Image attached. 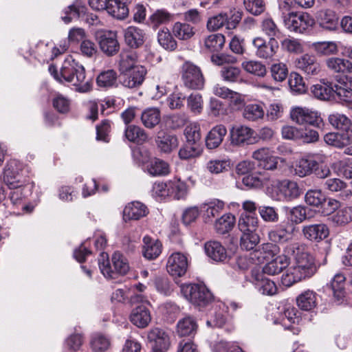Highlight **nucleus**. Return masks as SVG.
Here are the masks:
<instances>
[{"mask_svg": "<svg viewBox=\"0 0 352 352\" xmlns=\"http://www.w3.org/2000/svg\"><path fill=\"white\" fill-rule=\"evenodd\" d=\"M170 20V15L165 10H157L148 19V25L153 29L157 28Z\"/></svg>", "mask_w": 352, "mask_h": 352, "instance_id": "obj_61", "label": "nucleus"}, {"mask_svg": "<svg viewBox=\"0 0 352 352\" xmlns=\"http://www.w3.org/2000/svg\"><path fill=\"white\" fill-rule=\"evenodd\" d=\"M142 254L148 260H154L157 258L162 249V243L158 240L151 239L148 236L143 238Z\"/></svg>", "mask_w": 352, "mask_h": 352, "instance_id": "obj_25", "label": "nucleus"}, {"mask_svg": "<svg viewBox=\"0 0 352 352\" xmlns=\"http://www.w3.org/2000/svg\"><path fill=\"white\" fill-rule=\"evenodd\" d=\"M345 280L346 278L344 274H337L333 276L329 284L333 300L338 305L342 303L346 297Z\"/></svg>", "mask_w": 352, "mask_h": 352, "instance_id": "obj_23", "label": "nucleus"}, {"mask_svg": "<svg viewBox=\"0 0 352 352\" xmlns=\"http://www.w3.org/2000/svg\"><path fill=\"white\" fill-rule=\"evenodd\" d=\"M258 226V219L256 215L241 213L238 227L242 233L256 232Z\"/></svg>", "mask_w": 352, "mask_h": 352, "instance_id": "obj_34", "label": "nucleus"}, {"mask_svg": "<svg viewBox=\"0 0 352 352\" xmlns=\"http://www.w3.org/2000/svg\"><path fill=\"white\" fill-rule=\"evenodd\" d=\"M289 255L285 254L274 257L263 267V272L270 276L280 274L289 264Z\"/></svg>", "mask_w": 352, "mask_h": 352, "instance_id": "obj_22", "label": "nucleus"}, {"mask_svg": "<svg viewBox=\"0 0 352 352\" xmlns=\"http://www.w3.org/2000/svg\"><path fill=\"white\" fill-rule=\"evenodd\" d=\"M288 83L291 91L296 94H305L307 90L303 78L296 72H292L289 76Z\"/></svg>", "mask_w": 352, "mask_h": 352, "instance_id": "obj_47", "label": "nucleus"}, {"mask_svg": "<svg viewBox=\"0 0 352 352\" xmlns=\"http://www.w3.org/2000/svg\"><path fill=\"white\" fill-rule=\"evenodd\" d=\"M147 207L140 201H133L124 209L123 214L125 220H138L148 214Z\"/></svg>", "mask_w": 352, "mask_h": 352, "instance_id": "obj_26", "label": "nucleus"}, {"mask_svg": "<svg viewBox=\"0 0 352 352\" xmlns=\"http://www.w3.org/2000/svg\"><path fill=\"white\" fill-rule=\"evenodd\" d=\"M252 157L257 162V165L262 168L272 170L277 168L278 158L273 156L267 148H261L254 151Z\"/></svg>", "mask_w": 352, "mask_h": 352, "instance_id": "obj_19", "label": "nucleus"}, {"mask_svg": "<svg viewBox=\"0 0 352 352\" xmlns=\"http://www.w3.org/2000/svg\"><path fill=\"white\" fill-rule=\"evenodd\" d=\"M317 165V162L312 159L302 158L295 166V173L299 177H305L313 173V169Z\"/></svg>", "mask_w": 352, "mask_h": 352, "instance_id": "obj_46", "label": "nucleus"}, {"mask_svg": "<svg viewBox=\"0 0 352 352\" xmlns=\"http://www.w3.org/2000/svg\"><path fill=\"white\" fill-rule=\"evenodd\" d=\"M293 121L298 124H309L320 128L322 124V119L317 112L307 108L296 107L290 113Z\"/></svg>", "mask_w": 352, "mask_h": 352, "instance_id": "obj_11", "label": "nucleus"}, {"mask_svg": "<svg viewBox=\"0 0 352 352\" xmlns=\"http://www.w3.org/2000/svg\"><path fill=\"white\" fill-rule=\"evenodd\" d=\"M302 234L309 241L319 242L328 237L329 230L324 223L309 224L302 226Z\"/></svg>", "mask_w": 352, "mask_h": 352, "instance_id": "obj_17", "label": "nucleus"}, {"mask_svg": "<svg viewBox=\"0 0 352 352\" xmlns=\"http://www.w3.org/2000/svg\"><path fill=\"white\" fill-rule=\"evenodd\" d=\"M188 268V259L186 254L180 252L172 253L168 258L166 270L173 277L184 276Z\"/></svg>", "mask_w": 352, "mask_h": 352, "instance_id": "obj_10", "label": "nucleus"}, {"mask_svg": "<svg viewBox=\"0 0 352 352\" xmlns=\"http://www.w3.org/2000/svg\"><path fill=\"white\" fill-rule=\"evenodd\" d=\"M325 189L332 192H340V196L345 199L352 195L351 190L347 189V184L342 180L338 178L328 179L324 181Z\"/></svg>", "mask_w": 352, "mask_h": 352, "instance_id": "obj_30", "label": "nucleus"}, {"mask_svg": "<svg viewBox=\"0 0 352 352\" xmlns=\"http://www.w3.org/2000/svg\"><path fill=\"white\" fill-rule=\"evenodd\" d=\"M336 94L340 100L352 103V76L336 86Z\"/></svg>", "mask_w": 352, "mask_h": 352, "instance_id": "obj_43", "label": "nucleus"}, {"mask_svg": "<svg viewBox=\"0 0 352 352\" xmlns=\"http://www.w3.org/2000/svg\"><path fill=\"white\" fill-rule=\"evenodd\" d=\"M242 18V12L236 9L221 13V27L228 30L235 29Z\"/></svg>", "mask_w": 352, "mask_h": 352, "instance_id": "obj_41", "label": "nucleus"}, {"mask_svg": "<svg viewBox=\"0 0 352 352\" xmlns=\"http://www.w3.org/2000/svg\"><path fill=\"white\" fill-rule=\"evenodd\" d=\"M203 149L199 144H192L187 142L179 151V157L181 160H190L200 156Z\"/></svg>", "mask_w": 352, "mask_h": 352, "instance_id": "obj_48", "label": "nucleus"}, {"mask_svg": "<svg viewBox=\"0 0 352 352\" xmlns=\"http://www.w3.org/2000/svg\"><path fill=\"white\" fill-rule=\"evenodd\" d=\"M111 261L113 270L110 264L108 254L105 252L100 254L98 265L102 274L107 278H115L116 274L124 275L129 270L126 258L120 252H116L112 255Z\"/></svg>", "mask_w": 352, "mask_h": 352, "instance_id": "obj_3", "label": "nucleus"}, {"mask_svg": "<svg viewBox=\"0 0 352 352\" xmlns=\"http://www.w3.org/2000/svg\"><path fill=\"white\" fill-rule=\"evenodd\" d=\"M84 12V8L76 5H71L65 8L61 14L63 21L68 24L73 19H78L80 14Z\"/></svg>", "mask_w": 352, "mask_h": 352, "instance_id": "obj_59", "label": "nucleus"}, {"mask_svg": "<svg viewBox=\"0 0 352 352\" xmlns=\"http://www.w3.org/2000/svg\"><path fill=\"white\" fill-rule=\"evenodd\" d=\"M243 105V100L239 93L228 88L221 87V114L230 115Z\"/></svg>", "mask_w": 352, "mask_h": 352, "instance_id": "obj_12", "label": "nucleus"}, {"mask_svg": "<svg viewBox=\"0 0 352 352\" xmlns=\"http://www.w3.org/2000/svg\"><path fill=\"white\" fill-rule=\"evenodd\" d=\"M161 120L160 111L157 108H148L141 113V121L147 129H153Z\"/></svg>", "mask_w": 352, "mask_h": 352, "instance_id": "obj_40", "label": "nucleus"}, {"mask_svg": "<svg viewBox=\"0 0 352 352\" xmlns=\"http://www.w3.org/2000/svg\"><path fill=\"white\" fill-rule=\"evenodd\" d=\"M207 206L206 212L204 213V219L206 223H212L214 219L216 223V228L218 230L217 224L220 221L219 214L220 211V201L217 199H214L208 201V203L203 204L201 206V208H204Z\"/></svg>", "mask_w": 352, "mask_h": 352, "instance_id": "obj_32", "label": "nucleus"}, {"mask_svg": "<svg viewBox=\"0 0 352 352\" xmlns=\"http://www.w3.org/2000/svg\"><path fill=\"white\" fill-rule=\"evenodd\" d=\"M9 192H7L8 199L13 206L21 205L23 199L31 192L32 186L23 184L21 186L8 187Z\"/></svg>", "mask_w": 352, "mask_h": 352, "instance_id": "obj_27", "label": "nucleus"}, {"mask_svg": "<svg viewBox=\"0 0 352 352\" xmlns=\"http://www.w3.org/2000/svg\"><path fill=\"white\" fill-rule=\"evenodd\" d=\"M223 244V245H221V248L225 252H221V261L226 258L230 259L235 254L238 249V239L229 236L225 239Z\"/></svg>", "mask_w": 352, "mask_h": 352, "instance_id": "obj_57", "label": "nucleus"}, {"mask_svg": "<svg viewBox=\"0 0 352 352\" xmlns=\"http://www.w3.org/2000/svg\"><path fill=\"white\" fill-rule=\"evenodd\" d=\"M252 135V129L245 126L233 127L230 131L232 141L236 144L243 143L250 139Z\"/></svg>", "mask_w": 352, "mask_h": 352, "instance_id": "obj_44", "label": "nucleus"}, {"mask_svg": "<svg viewBox=\"0 0 352 352\" xmlns=\"http://www.w3.org/2000/svg\"><path fill=\"white\" fill-rule=\"evenodd\" d=\"M314 291L307 290L300 294L296 298L298 307L304 311H311L316 307L317 297Z\"/></svg>", "mask_w": 352, "mask_h": 352, "instance_id": "obj_36", "label": "nucleus"}, {"mask_svg": "<svg viewBox=\"0 0 352 352\" xmlns=\"http://www.w3.org/2000/svg\"><path fill=\"white\" fill-rule=\"evenodd\" d=\"M159 44L166 50L174 51L177 48V41L166 28H162L157 34Z\"/></svg>", "mask_w": 352, "mask_h": 352, "instance_id": "obj_42", "label": "nucleus"}, {"mask_svg": "<svg viewBox=\"0 0 352 352\" xmlns=\"http://www.w3.org/2000/svg\"><path fill=\"white\" fill-rule=\"evenodd\" d=\"M62 78L71 83L80 93L89 91L91 88L90 82L86 80L85 67L72 58L65 60L60 69Z\"/></svg>", "mask_w": 352, "mask_h": 352, "instance_id": "obj_2", "label": "nucleus"}, {"mask_svg": "<svg viewBox=\"0 0 352 352\" xmlns=\"http://www.w3.org/2000/svg\"><path fill=\"white\" fill-rule=\"evenodd\" d=\"M338 17L333 11H326L321 15L320 25L328 30H334L338 25Z\"/></svg>", "mask_w": 352, "mask_h": 352, "instance_id": "obj_63", "label": "nucleus"}, {"mask_svg": "<svg viewBox=\"0 0 352 352\" xmlns=\"http://www.w3.org/2000/svg\"><path fill=\"white\" fill-rule=\"evenodd\" d=\"M124 39L125 44L131 49H138L144 43L146 33L135 26H129L124 30Z\"/></svg>", "mask_w": 352, "mask_h": 352, "instance_id": "obj_18", "label": "nucleus"}, {"mask_svg": "<svg viewBox=\"0 0 352 352\" xmlns=\"http://www.w3.org/2000/svg\"><path fill=\"white\" fill-rule=\"evenodd\" d=\"M197 329V322L191 316H186L180 319L177 324V333L181 337L194 335Z\"/></svg>", "mask_w": 352, "mask_h": 352, "instance_id": "obj_35", "label": "nucleus"}, {"mask_svg": "<svg viewBox=\"0 0 352 352\" xmlns=\"http://www.w3.org/2000/svg\"><path fill=\"white\" fill-rule=\"evenodd\" d=\"M181 290L184 296L196 306H206L213 298L212 294L204 285L186 284L182 286Z\"/></svg>", "mask_w": 352, "mask_h": 352, "instance_id": "obj_4", "label": "nucleus"}, {"mask_svg": "<svg viewBox=\"0 0 352 352\" xmlns=\"http://www.w3.org/2000/svg\"><path fill=\"white\" fill-rule=\"evenodd\" d=\"M241 66L245 72L259 77L265 76L267 73L265 65L259 61H244L242 63Z\"/></svg>", "mask_w": 352, "mask_h": 352, "instance_id": "obj_54", "label": "nucleus"}, {"mask_svg": "<svg viewBox=\"0 0 352 352\" xmlns=\"http://www.w3.org/2000/svg\"><path fill=\"white\" fill-rule=\"evenodd\" d=\"M150 352H166L170 345L169 336L163 329L155 328L150 330L147 335Z\"/></svg>", "mask_w": 352, "mask_h": 352, "instance_id": "obj_13", "label": "nucleus"}, {"mask_svg": "<svg viewBox=\"0 0 352 352\" xmlns=\"http://www.w3.org/2000/svg\"><path fill=\"white\" fill-rule=\"evenodd\" d=\"M136 66H142L138 64V54L135 52L127 51L120 54L118 69L120 74L126 73Z\"/></svg>", "mask_w": 352, "mask_h": 352, "instance_id": "obj_31", "label": "nucleus"}, {"mask_svg": "<svg viewBox=\"0 0 352 352\" xmlns=\"http://www.w3.org/2000/svg\"><path fill=\"white\" fill-rule=\"evenodd\" d=\"M272 186L276 192V196L273 197L276 200L292 201L298 198L301 194L298 184L294 181L278 180Z\"/></svg>", "mask_w": 352, "mask_h": 352, "instance_id": "obj_6", "label": "nucleus"}, {"mask_svg": "<svg viewBox=\"0 0 352 352\" xmlns=\"http://www.w3.org/2000/svg\"><path fill=\"white\" fill-rule=\"evenodd\" d=\"M329 123L338 130H343L352 124L351 120L344 114L333 113L329 116Z\"/></svg>", "mask_w": 352, "mask_h": 352, "instance_id": "obj_60", "label": "nucleus"}, {"mask_svg": "<svg viewBox=\"0 0 352 352\" xmlns=\"http://www.w3.org/2000/svg\"><path fill=\"white\" fill-rule=\"evenodd\" d=\"M169 191L170 197L175 199H184L187 195V186L180 179H173L169 181Z\"/></svg>", "mask_w": 352, "mask_h": 352, "instance_id": "obj_49", "label": "nucleus"}, {"mask_svg": "<svg viewBox=\"0 0 352 352\" xmlns=\"http://www.w3.org/2000/svg\"><path fill=\"white\" fill-rule=\"evenodd\" d=\"M22 164L16 160H10L3 172V182L8 187L21 186L26 184L22 174Z\"/></svg>", "mask_w": 352, "mask_h": 352, "instance_id": "obj_9", "label": "nucleus"}, {"mask_svg": "<svg viewBox=\"0 0 352 352\" xmlns=\"http://www.w3.org/2000/svg\"><path fill=\"white\" fill-rule=\"evenodd\" d=\"M130 321L139 328L146 327L151 321V312L147 306L141 304L133 308L130 314Z\"/></svg>", "mask_w": 352, "mask_h": 352, "instance_id": "obj_21", "label": "nucleus"}, {"mask_svg": "<svg viewBox=\"0 0 352 352\" xmlns=\"http://www.w3.org/2000/svg\"><path fill=\"white\" fill-rule=\"evenodd\" d=\"M259 241L260 237L256 232L243 233L241 236L240 246L243 250L253 251Z\"/></svg>", "mask_w": 352, "mask_h": 352, "instance_id": "obj_56", "label": "nucleus"}, {"mask_svg": "<svg viewBox=\"0 0 352 352\" xmlns=\"http://www.w3.org/2000/svg\"><path fill=\"white\" fill-rule=\"evenodd\" d=\"M336 85H333L329 82H320L319 84L313 85L311 91L315 98L321 100H328L336 94Z\"/></svg>", "mask_w": 352, "mask_h": 352, "instance_id": "obj_29", "label": "nucleus"}, {"mask_svg": "<svg viewBox=\"0 0 352 352\" xmlns=\"http://www.w3.org/2000/svg\"><path fill=\"white\" fill-rule=\"evenodd\" d=\"M97 41L100 50L107 56H113L120 51V45L116 31L98 32Z\"/></svg>", "mask_w": 352, "mask_h": 352, "instance_id": "obj_8", "label": "nucleus"}, {"mask_svg": "<svg viewBox=\"0 0 352 352\" xmlns=\"http://www.w3.org/2000/svg\"><path fill=\"white\" fill-rule=\"evenodd\" d=\"M258 213L265 222L276 223L279 219L277 210L272 206H261L258 208Z\"/></svg>", "mask_w": 352, "mask_h": 352, "instance_id": "obj_64", "label": "nucleus"}, {"mask_svg": "<svg viewBox=\"0 0 352 352\" xmlns=\"http://www.w3.org/2000/svg\"><path fill=\"white\" fill-rule=\"evenodd\" d=\"M155 142L160 151L166 154L170 153L179 145L177 137L164 131H160L157 133Z\"/></svg>", "mask_w": 352, "mask_h": 352, "instance_id": "obj_20", "label": "nucleus"}, {"mask_svg": "<svg viewBox=\"0 0 352 352\" xmlns=\"http://www.w3.org/2000/svg\"><path fill=\"white\" fill-rule=\"evenodd\" d=\"M311 47L319 56L335 55L338 52V45L333 41L315 42Z\"/></svg>", "mask_w": 352, "mask_h": 352, "instance_id": "obj_37", "label": "nucleus"}, {"mask_svg": "<svg viewBox=\"0 0 352 352\" xmlns=\"http://www.w3.org/2000/svg\"><path fill=\"white\" fill-rule=\"evenodd\" d=\"M105 10L109 14L120 20L124 19L129 14V8L125 3L120 0H111Z\"/></svg>", "mask_w": 352, "mask_h": 352, "instance_id": "obj_39", "label": "nucleus"}, {"mask_svg": "<svg viewBox=\"0 0 352 352\" xmlns=\"http://www.w3.org/2000/svg\"><path fill=\"white\" fill-rule=\"evenodd\" d=\"M182 80L186 87L192 89H200L204 85V78L201 69L189 62L182 66Z\"/></svg>", "mask_w": 352, "mask_h": 352, "instance_id": "obj_7", "label": "nucleus"}, {"mask_svg": "<svg viewBox=\"0 0 352 352\" xmlns=\"http://www.w3.org/2000/svg\"><path fill=\"white\" fill-rule=\"evenodd\" d=\"M292 232L283 225L276 226L268 232V238L274 244L287 243L292 240Z\"/></svg>", "mask_w": 352, "mask_h": 352, "instance_id": "obj_28", "label": "nucleus"}, {"mask_svg": "<svg viewBox=\"0 0 352 352\" xmlns=\"http://www.w3.org/2000/svg\"><path fill=\"white\" fill-rule=\"evenodd\" d=\"M146 73L144 66H136L133 69L121 74V83L127 88H138L142 85Z\"/></svg>", "mask_w": 352, "mask_h": 352, "instance_id": "obj_15", "label": "nucleus"}, {"mask_svg": "<svg viewBox=\"0 0 352 352\" xmlns=\"http://www.w3.org/2000/svg\"><path fill=\"white\" fill-rule=\"evenodd\" d=\"M254 47L256 49V56L263 59L272 58L278 49V43L276 38H270L267 43L263 38L257 37L252 41Z\"/></svg>", "mask_w": 352, "mask_h": 352, "instance_id": "obj_16", "label": "nucleus"}, {"mask_svg": "<svg viewBox=\"0 0 352 352\" xmlns=\"http://www.w3.org/2000/svg\"><path fill=\"white\" fill-rule=\"evenodd\" d=\"M327 67L336 73H352V63L347 60L337 57H331L326 60Z\"/></svg>", "mask_w": 352, "mask_h": 352, "instance_id": "obj_38", "label": "nucleus"}, {"mask_svg": "<svg viewBox=\"0 0 352 352\" xmlns=\"http://www.w3.org/2000/svg\"><path fill=\"white\" fill-rule=\"evenodd\" d=\"M279 252L280 248L276 244L265 243L250 252V258L254 264H260L265 261L272 259Z\"/></svg>", "mask_w": 352, "mask_h": 352, "instance_id": "obj_14", "label": "nucleus"}, {"mask_svg": "<svg viewBox=\"0 0 352 352\" xmlns=\"http://www.w3.org/2000/svg\"><path fill=\"white\" fill-rule=\"evenodd\" d=\"M305 201L307 204L319 208L322 201H326V196L321 190L310 189L305 195Z\"/></svg>", "mask_w": 352, "mask_h": 352, "instance_id": "obj_53", "label": "nucleus"}, {"mask_svg": "<svg viewBox=\"0 0 352 352\" xmlns=\"http://www.w3.org/2000/svg\"><path fill=\"white\" fill-rule=\"evenodd\" d=\"M296 67L309 76L317 75L320 71V64L316 58L307 54L296 60Z\"/></svg>", "mask_w": 352, "mask_h": 352, "instance_id": "obj_24", "label": "nucleus"}, {"mask_svg": "<svg viewBox=\"0 0 352 352\" xmlns=\"http://www.w3.org/2000/svg\"><path fill=\"white\" fill-rule=\"evenodd\" d=\"M305 245L300 243H289L284 249L285 254L293 256L295 263L282 276L281 283L290 287L296 283L312 277L317 271L314 257L305 251Z\"/></svg>", "mask_w": 352, "mask_h": 352, "instance_id": "obj_1", "label": "nucleus"}, {"mask_svg": "<svg viewBox=\"0 0 352 352\" xmlns=\"http://www.w3.org/2000/svg\"><path fill=\"white\" fill-rule=\"evenodd\" d=\"M173 32L179 40H188L195 34L194 29L190 25L180 22L174 24Z\"/></svg>", "mask_w": 352, "mask_h": 352, "instance_id": "obj_50", "label": "nucleus"}, {"mask_svg": "<svg viewBox=\"0 0 352 352\" xmlns=\"http://www.w3.org/2000/svg\"><path fill=\"white\" fill-rule=\"evenodd\" d=\"M283 50L289 53L301 54L304 51V47L302 42L295 38H285L280 42Z\"/></svg>", "mask_w": 352, "mask_h": 352, "instance_id": "obj_55", "label": "nucleus"}, {"mask_svg": "<svg viewBox=\"0 0 352 352\" xmlns=\"http://www.w3.org/2000/svg\"><path fill=\"white\" fill-rule=\"evenodd\" d=\"M148 171L153 176L166 175L169 173V166L164 160L155 158L151 161Z\"/></svg>", "mask_w": 352, "mask_h": 352, "instance_id": "obj_52", "label": "nucleus"}, {"mask_svg": "<svg viewBox=\"0 0 352 352\" xmlns=\"http://www.w3.org/2000/svg\"><path fill=\"white\" fill-rule=\"evenodd\" d=\"M332 221L338 226H344L352 221V206H346L339 210L332 217Z\"/></svg>", "mask_w": 352, "mask_h": 352, "instance_id": "obj_58", "label": "nucleus"}, {"mask_svg": "<svg viewBox=\"0 0 352 352\" xmlns=\"http://www.w3.org/2000/svg\"><path fill=\"white\" fill-rule=\"evenodd\" d=\"M184 135L187 142L192 144H199L201 140L200 126L197 123H192L186 126L184 129Z\"/></svg>", "mask_w": 352, "mask_h": 352, "instance_id": "obj_62", "label": "nucleus"}, {"mask_svg": "<svg viewBox=\"0 0 352 352\" xmlns=\"http://www.w3.org/2000/svg\"><path fill=\"white\" fill-rule=\"evenodd\" d=\"M286 28L292 31L302 33L315 23L314 19L307 12H289L283 16Z\"/></svg>", "mask_w": 352, "mask_h": 352, "instance_id": "obj_5", "label": "nucleus"}, {"mask_svg": "<svg viewBox=\"0 0 352 352\" xmlns=\"http://www.w3.org/2000/svg\"><path fill=\"white\" fill-rule=\"evenodd\" d=\"M265 115L262 105L258 104H249L246 105L243 111L244 118L250 121H256L263 118Z\"/></svg>", "mask_w": 352, "mask_h": 352, "instance_id": "obj_51", "label": "nucleus"}, {"mask_svg": "<svg viewBox=\"0 0 352 352\" xmlns=\"http://www.w3.org/2000/svg\"><path fill=\"white\" fill-rule=\"evenodd\" d=\"M118 75L113 69L101 72L96 78L97 85L100 87H111L117 85Z\"/></svg>", "mask_w": 352, "mask_h": 352, "instance_id": "obj_45", "label": "nucleus"}, {"mask_svg": "<svg viewBox=\"0 0 352 352\" xmlns=\"http://www.w3.org/2000/svg\"><path fill=\"white\" fill-rule=\"evenodd\" d=\"M124 135L129 141L138 144H142L148 140V135L146 131L140 126L134 124L126 126Z\"/></svg>", "mask_w": 352, "mask_h": 352, "instance_id": "obj_33", "label": "nucleus"}]
</instances>
